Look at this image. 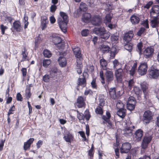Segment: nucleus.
<instances>
[{"instance_id":"nucleus-1","label":"nucleus","mask_w":159,"mask_h":159,"mask_svg":"<svg viewBox=\"0 0 159 159\" xmlns=\"http://www.w3.org/2000/svg\"><path fill=\"white\" fill-rule=\"evenodd\" d=\"M60 16L57 19L58 23L61 31L65 33L67 31V23L68 22V16L66 13L60 12Z\"/></svg>"},{"instance_id":"nucleus-2","label":"nucleus","mask_w":159,"mask_h":159,"mask_svg":"<svg viewBox=\"0 0 159 159\" xmlns=\"http://www.w3.org/2000/svg\"><path fill=\"white\" fill-rule=\"evenodd\" d=\"M126 66L125 64L124 67H122L121 68L116 70L115 71V75L118 82H122V78L125 77V74L128 72L126 68Z\"/></svg>"},{"instance_id":"nucleus-3","label":"nucleus","mask_w":159,"mask_h":159,"mask_svg":"<svg viewBox=\"0 0 159 159\" xmlns=\"http://www.w3.org/2000/svg\"><path fill=\"white\" fill-rule=\"evenodd\" d=\"M73 50L74 52V55L77 58V68H81V60L82 59V55L80 51V49L79 48L77 47L73 48Z\"/></svg>"},{"instance_id":"nucleus-4","label":"nucleus","mask_w":159,"mask_h":159,"mask_svg":"<svg viewBox=\"0 0 159 159\" xmlns=\"http://www.w3.org/2000/svg\"><path fill=\"white\" fill-rule=\"evenodd\" d=\"M148 69V66L146 63H142L140 64L138 68V72L141 75H145Z\"/></svg>"},{"instance_id":"nucleus-5","label":"nucleus","mask_w":159,"mask_h":159,"mask_svg":"<svg viewBox=\"0 0 159 159\" xmlns=\"http://www.w3.org/2000/svg\"><path fill=\"white\" fill-rule=\"evenodd\" d=\"M153 115L152 112L149 110L145 111L143 116V121L146 123H149L150 121L152 119Z\"/></svg>"},{"instance_id":"nucleus-6","label":"nucleus","mask_w":159,"mask_h":159,"mask_svg":"<svg viewBox=\"0 0 159 159\" xmlns=\"http://www.w3.org/2000/svg\"><path fill=\"white\" fill-rule=\"evenodd\" d=\"M131 148V145L129 143H125L122 144L120 149V152L121 153L128 152Z\"/></svg>"},{"instance_id":"nucleus-7","label":"nucleus","mask_w":159,"mask_h":159,"mask_svg":"<svg viewBox=\"0 0 159 159\" xmlns=\"http://www.w3.org/2000/svg\"><path fill=\"white\" fill-rule=\"evenodd\" d=\"M92 24L95 26H99L102 23V19L99 15H95L91 20Z\"/></svg>"},{"instance_id":"nucleus-8","label":"nucleus","mask_w":159,"mask_h":159,"mask_svg":"<svg viewBox=\"0 0 159 159\" xmlns=\"http://www.w3.org/2000/svg\"><path fill=\"white\" fill-rule=\"evenodd\" d=\"M143 135V131L141 129L137 130L134 135V140L136 142L140 141Z\"/></svg>"},{"instance_id":"nucleus-9","label":"nucleus","mask_w":159,"mask_h":159,"mask_svg":"<svg viewBox=\"0 0 159 159\" xmlns=\"http://www.w3.org/2000/svg\"><path fill=\"white\" fill-rule=\"evenodd\" d=\"M105 75L106 77V81L108 84L110 83L113 80L114 75L113 72L110 70H107Z\"/></svg>"},{"instance_id":"nucleus-10","label":"nucleus","mask_w":159,"mask_h":159,"mask_svg":"<svg viewBox=\"0 0 159 159\" xmlns=\"http://www.w3.org/2000/svg\"><path fill=\"white\" fill-rule=\"evenodd\" d=\"M151 15L154 17H157L159 16V6L153 5L150 11Z\"/></svg>"},{"instance_id":"nucleus-11","label":"nucleus","mask_w":159,"mask_h":159,"mask_svg":"<svg viewBox=\"0 0 159 159\" xmlns=\"http://www.w3.org/2000/svg\"><path fill=\"white\" fill-rule=\"evenodd\" d=\"M149 76L150 78L156 79L159 76V69L153 68L149 72Z\"/></svg>"},{"instance_id":"nucleus-12","label":"nucleus","mask_w":159,"mask_h":159,"mask_svg":"<svg viewBox=\"0 0 159 159\" xmlns=\"http://www.w3.org/2000/svg\"><path fill=\"white\" fill-rule=\"evenodd\" d=\"M151 140L152 138L150 137H144L141 143V146L142 148L143 149L146 148Z\"/></svg>"},{"instance_id":"nucleus-13","label":"nucleus","mask_w":159,"mask_h":159,"mask_svg":"<svg viewBox=\"0 0 159 159\" xmlns=\"http://www.w3.org/2000/svg\"><path fill=\"white\" fill-rule=\"evenodd\" d=\"M154 52L153 49L151 47L146 48L143 52L144 55L146 58L151 57Z\"/></svg>"},{"instance_id":"nucleus-14","label":"nucleus","mask_w":159,"mask_h":159,"mask_svg":"<svg viewBox=\"0 0 159 159\" xmlns=\"http://www.w3.org/2000/svg\"><path fill=\"white\" fill-rule=\"evenodd\" d=\"M122 134L125 136L129 137L132 135V130L130 127L127 126L122 130Z\"/></svg>"},{"instance_id":"nucleus-15","label":"nucleus","mask_w":159,"mask_h":159,"mask_svg":"<svg viewBox=\"0 0 159 159\" xmlns=\"http://www.w3.org/2000/svg\"><path fill=\"white\" fill-rule=\"evenodd\" d=\"M133 36V31H129L125 34L123 38L124 40L128 43L131 41Z\"/></svg>"},{"instance_id":"nucleus-16","label":"nucleus","mask_w":159,"mask_h":159,"mask_svg":"<svg viewBox=\"0 0 159 159\" xmlns=\"http://www.w3.org/2000/svg\"><path fill=\"white\" fill-rule=\"evenodd\" d=\"M13 28L14 30L19 32L23 30L20 22L18 20L15 21L13 23Z\"/></svg>"},{"instance_id":"nucleus-17","label":"nucleus","mask_w":159,"mask_h":159,"mask_svg":"<svg viewBox=\"0 0 159 159\" xmlns=\"http://www.w3.org/2000/svg\"><path fill=\"white\" fill-rule=\"evenodd\" d=\"M106 30L103 27L95 28L93 29V32L95 34L99 36L100 37L104 32H105Z\"/></svg>"},{"instance_id":"nucleus-18","label":"nucleus","mask_w":159,"mask_h":159,"mask_svg":"<svg viewBox=\"0 0 159 159\" xmlns=\"http://www.w3.org/2000/svg\"><path fill=\"white\" fill-rule=\"evenodd\" d=\"M85 103L84 102V100L83 97L80 96L78 97L76 105L79 108H82L84 107Z\"/></svg>"},{"instance_id":"nucleus-19","label":"nucleus","mask_w":159,"mask_h":159,"mask_svg":"<svg viewBox=\"0 0 159 159\" xmlns=\"http://www.w3.org/2000/svg\"><path fill=\"white\" fill-rule=\"evenodd\" d=\"M109 92L111 98L113 99H116L117 98L119 97L118 95L116 93L115 88L110 89Z\"/></svg>"},{"instance_id":"nucleus-20","label":"nucleus","mask_w":159,"mask_h":159,"mask_svg":"<svg viewBox=\"0 0 159 159\" xmlns=\"http://www.w3.org/2000/svg\"><path fill=\"white\" fill-rule=\"evenodd\" d=\"M48 22V20L46 16H44L41 18V23L42 29V30H43L45 28L47 27Z\"/></svg>"},{"instance_id":"nucleus-21","label":"nucleus","mask_w":159,"mask_h":159,"mask_svg":"<svg viewBox=\"0 0 159 159\" xmlns=\"http://www.w3.org/2000/svg\"><path fill=\"white\" fill-rule=\"evenodd\" d=\"M34 140L33 138H30L26 142L24 143V149L25 151L30 146L31 144L33 143Z\"/></svg>"},{"instance_id":"nucleus-22","label":"nucleus","mask_w":159,"mask_h":159,"mask_svg":"<svg viewBox=\"0 0 159 159\" xmlns=\"http://www.w3.org/2000/svg\"><path fill=\"white\" fill-rule=\"evenodd\" d=\"M126 110L124 108L119 109L117 112V115L121 118L123 119L125 116Z\"/></svg>"},{"instance_id":"nucleus-23","label":"nucleus","mask_w":159,"mask_h":159,"mask_svg":"<svg viewBox=\"0 0 159 159\" xmlns=\"http://www.w3.org/2000/svg\"><path fill=\"white\" fill-rule=\"evenodd\" d=\"M91 15L89 13H85L82 16V20L84 22L88 23L90 20Z\"/></svg>"},{"instance_id":"nucleus-24","label":"nucleus","mask_w":159,"mask_h":159,"mask_svg":"<svg viewBox=\"0 0 159 159\" xmlns=\"http://www.w3.org/2000/svg\"><path fill=\"white\" fill-rule=\"evenodd\" d=\"M78 87L81 86L82 88L86 86V80L84 77L79 78L78 80Z\"/></svg>"},{"instance_id":"nucleus-25","label":"nucleus","mask_w":159,"mask_h":159,"mask_svg":"<svg viewBox=\"0 0 159 159\" xmlns=\"http://www.w3.org/2000/svg\"><path fill=\"white\" fill-rule=\"evenodd\" d=\"M58 61L59 65L61 67L65 66L66 64V60L64 57L60 56L58 58Z\"/></svg>"},{"instance_id":"nucleus-26","label":"nucleus","mask_w":159,"mask_h":159,"mask_svg":"<svg viewBox=\"0 0 159 159\" xmlns=\"http://www.w3.org/2000/svg\"><path fill=\"white\" fill-rule=\"evenodd\" d=\"M159 24V21L156 19L152 20L150 22V25L153 28H156V30L157 31L158 30L157 28Z\"/></svg>"},{"instance_id":"nucleus-27","label":"nucleus","mask_w":159,"mask_h":159,"mask_svg":"<svg viewBox=\"0 0 159 159\" xmlns=\"http://www.w3.org/2000/svg\"><path fill=\"white\" fill-rule=\"evenodd\" d=\"M21 54L22 55V58L21 60L22 61L28 60L27 59L28 53L27 52V50L25 47H24L23 50L22 51Z\"/></svg>"},{"instance_id":"nucleus-28","label":"nucleus","mask_w":159,"mask_h":159,"mask_svg":"<svg viewBox=\"0 0 159 159\" xmlns=\"http://www.w3.org/2000/svg\"><path fill=\"white\" fill-rule=\"evenodd\" d=\"M130 20L132 24H137L139 23L140 19L137 16L133 15L130 18Z\"/></svg>"},{"instance_id":"nucleus-29","label":"nucleus","mask_w":159,"mask_h":159,"mask_svg":"<svg viewBox=\"0 0 159 159\" xmlns=\"http://www.w3.org/2000/svg\"><path fill=\"white\" fill-rule=\"evenodd\" d=\"M101 49L102 52L104 53H107L109 51L110 48L108 45L103 44L101 46Z\"/></svg>"},{"instance_id":"nucleus-30","label":"nucleus","mask_w":159,"mask_h":159,"mask_svg":"<svg viewBox=\"0 0 159 159\" xmlns=\"http://www.w3.org/2000/svg\"><path fill=\"white\" fill-rule=\"evenodd\" d=\"M137 66L136 62L134 63L131 69L129 70V74L131 76H133L135 72Z\"/></svg>"},{"instance_id":"nucleus-31","label":"nucleus","mask_w":159,"mask_h":159,"mask_svg":"<svg viewBox=\"0 0 159 159\" xmlns=\"http://www.w3.org/2000/svg\"><path fill=\"white\" fill-rule=\"evenodd\" d=\"M31 94L30 93V87H27L25 90V98L28 100L31 97Z\"/></svg>"},{"instance_id":"nucleus-32","label":"nucleus","mask_w":159,"mask_h":159,"mask_svg":"<svg viewBox=\"0 0 159 159\" xmlns=\"http://www.w3.org/2000/svg\"><path fill=\"white\" fill-rule=\"evenodd\" d=\"M143 47L142 43L140 42L137 45L136 51L140 55L142 54V48Z\"/></svg>"},{"instance_id":"nucleus-33","label":"nucleus","mask_w":159,"mask_h":159,"mask_svg":"<svg viewBox=\"0 0 159 159\" xmlns=\"http://www.w3.org/2000/svg\"><path fill=\"white\" fill-rule=\"evenodd\" d=\"M100 63L102 69L104 70H105L107 65V63L106 61L103 58L101 59L100 60Z\"/></svg>"},{"instance_id":"nucleus-34","label":"nucleus","mask_w":159,"mask_h":159,"mask_svg":"<svg viewBox=\"0 0 159 159\" xmlns=\"http://www.w3.org/2000/svg\"><path fill=\"white\" fill-rule=\"evenodd\" d=\"M110 35V33L106 30L105 32H104L103 34H102L100 38L104 40H106L109 38Z\"/></svg>"},{"instance_id":"nucleus-35","label":"nucleus","mask_w":159,"mask_h":159,"mask_svg":"<svg viewBox=\"0 0 159 159\" xmlns=\"http://www.w3.org/2000/svg\"><path fill=\"white\" fill-rule=\"evenodd\" d=\"M72 135L70 133L66 134L63 137L64 139L67 142H70L71 139L72 138Z\"/></svg>"},{"instance_id":"nucleus-36","label":"nucleus","mask_w":159,"mask_h":159,"mask_svg":"<svg viewBox=\"0 0 159 159\" xmlns=\"http://www.w3.org/2000/svg\"><path fill=\"white\" fill-rule=\"evenodd\" d=\"M61 41V39L59 37H56L53 38L52 42L55 45L60 43Z\"/></svg>"},{"instance_id":"nucleus-37","label":"nucleus","mask_w":159,"mask_h":159,"mask_svg":"<svg viewBox=\"0 0 159 159\" xmlns=\"http://www.w3.org/2000/svg\"><path fill=\"white\" fill-rule=\"evenodd\" d=\"M77 118L80 120V122L81 123L84 122V115L82 113H80L78 111H77Z\"/></svg>"},{"instance_id":"nucleus-38","label":"nucleus","mask_w":159,"mask_h":159,"mask_svg":"<svg viewBox=\"0 0 159 159\" xmlns=\"http://www.w3.org/2000/svg\"><path fill=\"white\" fill-rule=\"evenodd\" d=\"M103 107L100 106H98L95 109V111L96 114L99 115H102L103 113V111L102 109Z\"/></svg>"},{"instance_id":"nucleus-39","label":"nucleus","mask_w":159,"mask_h":159,"mask_svg":"<svg viewBox=\"0 0 159 159\" xmlns=\"http://www.w3.org/2000/svg\"><path fill=\"white\" fill-rule=\"evenodd\" d=\"M128 82L127 88L130 90L133 87L134 84V82L133 79H131L127 81Z\"/></svg>"},{"instance_id":"nucleus-40","label":"nucleus","mask_w":159,"mask_h":159,"mask_svg":"<svg viewBox=\"0 0 159 159\" xmlns=\"http://www.w3.org/2000/svg\"><path fill=\"white\" fill-rule=\"evenodd\" d=\"M132 46L133 45L132 43H128L124 45V47L125 49L128 51L129 52H130L132 50Z\"/></svg>"},{"instance_id":"nucleus-41","label":"nucleus","mask_w":159,"mask_h":159,"mask_svg":"<svg viewBox=\"0 0 159 159\" xmlns=\"http://www.w3.org/2000/svg\"><path fill=\"white\" fill-rule=\"evenodd\" d=\"M43 53L44 56L46 57L49 58L52 55V54L47 49L44 50Z\"/></svg>"},{"instance_id":"nucleus-42","label":"nucleus","mask_w":159,"mask_h":159,"mask_svg":"<svg viewBox=\"0 0 159 159\" xmlns=\"http://www.w3.org/2000/svg\"><path fill=\"white\" fill-rule=\"evenodd\" d=\"M51 63V61L50 59H44L43 61V66L45 67H47Z\"/></svg>"},{"instance_id":"nucleus-43","label":"nucleus","mask_w":159,"mask_h":159,"mask_svg":"<svg viewBox=\"0 0 159 159\" xmlns=\"http://www.w3.org/2000/svg\"><path fill=\"white\" fill-rule=\"evenodd\" d=\"M127 103L136 104V101L134 97L131 96L128 99Z\"/></svg>"},{"instance_id":"nucleus-44","label":"nucleus","mask_w":159,"mask_h":159,"mask_svg":"<svg viewBox=\"0 0 159 159\" xmlns=\"http://www.w3.org/2000/svg\"><path fill=\"white\" fill-rule=\"evenodd\" d=\"M135 105L136 104L127 103V108L129 110H133L134 109Z\"/></svg>"},{"instance_id":"nucleus-45","label":"nucleus","mask_w":159,"mask_h":159,"mask_svg":"<svg viewBox=\"0 0 159 159\" xmlns=\"http://www.w3.org/2000/svg\"><path fill=\"white\" fill-rule=\"evenodd\" d=\"M146 84V83L145 82H143L140 84L141 87L144 94H145L146 92V90L147 87Z\"/></svg>"},{"instance_id":"nucleus-46","label":"nucleus","mask_w":159,"mask_h":159,"mask_svg":"<svg viewBox=\"0 0 159 159\" xmlns=\"http://www.w3.org/2000/svg\"><path fill=\"white\" fill-rule=\"evenodd\" d=\"M133 90L135 93L137 95H139L141 91L139 88L135 86L134 87Z\"/></svg>"},{"instance_id":"nucleus-47","label":"nucleus","mask_w":159,"mask_h":159,"mask_svg":"<svg viewBox=\"0 0 159 159\" xmlns=\"http://www.w3.org/2000/svg\"><path fill=\"white\" fill-rule=\"evenodd\" d=\"M87 7V6L85 3L83 2L81 3L80 8L81 11H86Z\"/></svg>"},{"instance_id":"nucleus-48","label":"nucleus","mask_w":159,"mask_h":159,"mask_svg":"<svg viewBox=\"0 0 159 159\" xmlns=\"http://www.w3.org/2000/svg\"><path fill=\"white\" fill-rule=\"evenodd\" d=\"M112 17V16L111 14H107L105 17V20L107 22H110Z\"/></svg>"},{"instance_id":"nucleus-49","label":"nucleus","mask_w":159,"mask_h":159,"mask_svg":"<svg viewBox=\"0 0 159 159\" xmlns=\"http://www.w3.org/2000/svg\"><path fill=\"white\" fill-rule=\"evenodd\" d=\"M124 106L123 104L120 101H118L116 104V107L118 109L124 108Z\"/></svg>"},{"instance_id":"nucleus-50","label":"nucleus","mask_w":159,"mask_h":159,"mask_svg":"<svg viewBox=\"0 0 159 159\" xmlns=\"http://www.w3.org/2000/svg\"><path fill=\"white\" fill-rule=\"evenodd\" d=\"M145 30V29L143 27H141L137 33V34L139 36H141L143 34Z\"/></svg>"},{"instance_id":"nucleus-51","label":"nucleus","mask_w":159,"mask_h":159,"mask_svg":"<svg viewBox=\"0 0 159 159\" xmlns=\"http://www.w3.org/2000/svg\"><path fill=\"white\" fill-rule=\"evenodd\" d=\"M99 106L103 107L105 104V101L104 98L102 97H100L99 98Z\"/></svg>"},{"instance_id":"nucleus-52","label":"nucleus","mask_w":159,"mask_h":159,"mask_svg":"<svg viewBox=\"0 0 159 159\" xmlns=\"http://www.w3.org/2000/svg\"><path fill=\"white\" fill-rule=\"evenodd\" d=\"M78 133L80 134V135L83 138V140L84 141H87V139L85 137L84 132L83 131H79Z\"/></svg>"},{"instance_id":"nucleus-53","label":"nucleus","mask_w":159,"mask_h":159,"mask_svg":"<svg viewBox=\"0 0 159 159\" xmlns=\"http://www.w3.org/2000/svg\"><path fill=\"white\" fill-rule=\"evenodd\" d=\"M89 33V31L87 29L83 30L81 33V34L83 36H87Z\"/></svg>"},{"instance_id":"nucleus-54","label":"nucleus","mask_w":159,"mask_h":159,"mask_svg":"<svg viewBox=\"0 0 159 159\" xmlns=\"http://www.w3.org/2000/svg\"><path fill=\"white\" fill-rule=\"evenodd\" d=\"M116 49L113 51H111L110 52V57L111 59L114 58L116 54Z\"/></svg>"},{"instance_id":"nucleus-55","label":"nucleus","mask_w":159,"mask_h":159,"mask_svg":"<svg viewBox=\"0 0 159 159\" xmlns=\"http://www.w3.org/2000/svg\"><path fill=\"white\" fill-rule=\"evenodd\" d=\"M0 28L2 34H4L5 30L7 29V26H5L3 25L2 24L0 25Z\"/></svg>"},{"instance_id":"nucleus-56","label":"nucleus","mask_w":159,"mask_h":159,"mask_svg":"<svg viewBox=\"0 0 159 159\" xmlns=\"http://www.w3.org/2000/svg\"><path fill=\"white\" fill-rule=\"evenodd\" d=\"M15 107L14 106H13L11 107L10 108L8 112L7 116H9L10 114H13L12 111H14L15 110Z\"/></svg>"},{"instance_id":"nucleus-57","label":"nucleus","mask_w":159,"mask_h":159,"mask_svg":"<svg viewBox=\"0 0 159 159\" xmlns=\"http://www.w3.org/2000/svg\"><path fill=\"white\" fill-rule=\"evenodd\" d=\"M112 63L113 65V68H116V66L120 64V62L116 59L114 60L113 61Z\"/></svg>"},{"instance_id":"nucleus-58","label":"nucleus","mask_w":159,"mask_h":159,"mask_svg":"<svg viewBox=\"0 0 159 159\" xmlns=\"http://www.w3.org/2000/svg\"><path fill=\"white\" fill-rule=\"evenodd\" d=\"M50 76L47 75H45L43 77V80L45 82H48L49 81Z\"/></svg>"},{"instance_id":"nucleus-59","label":"nucleus","mask_w":159,"mask_h":159,"mask_svg":"<svg viewBox=\"0 0 159 159\" xmlns=\"http://www.w3.org/2000/svg\"><path fill=\"white\" fill-rule=\"evenodd\" d=\"M16 98L17 101H22L23 100L22 96L20 93H18L17 94Z\"/></svg>"},{"instance_id":"nucleus-60","label":"nucleus","mask_w":159,"mask_h":159,"mask_svg":"<svg viewBox=\"0 0 159 159\" xmlns=\"http://www.w3.org/2000/svg\"><path fill=\"white\" fill-rule=\"evenodd\" d=\"M5 140L2 139L1 140V143H0V151H2L3 149L4 146V143H5Z\"/></svg>"},{"instance_id":"nucleus-61","label":"nucleus","mask_w":159,"mask_h":159,"mask_svg":"<svg viewBox=\"0 0 159 159\" xmlns=\"http://www.w3.org/2000/svg\"><path fill=\"white\" fill-rule=\"evenodd\" d=\"M43 142L42 140H39L36 143V147L37 149L39 148L43 144Z\"/></svg>"},{"instance_id":"nucleus-62","label":"nucleus","mask_w":159,"mask_h":159,"mask_svg":"<svg viewBox=\"0 0 159 159\" xmlns=\"http://www.w3.org/2000/svg\"><path fill=\"white\" fill-rule=\"evenodd\" d=\"M153 2L152 1H150L147 3L144 6V7L147 9L149 8L153 4Z\"/></svg>"},{"instance_id":"nucleus-63","label":"nucleus","mask_w":159,"mask_h":159,"mask_svg":"<svg viewBox=\"0 0 159 159\" xmlns=\"http://www.w3.org/2000/svg\"><path fill=\"white\" fill-rule=\"evenodd\" d=\"M93 92L92 91L89 89L86 90L84 93V94L85 95L89 94L91 95L92 94Z\"/></svg>"},{"instance_id":"nucleus-64","label":"nucleus","mask_w":159,"mask_h":159,"mask_svg":"<svg viewBox=\"0 0 159 159\" xmlns=\"http://www.w3.org/2000/svg\"><path fill=\"white\" fill-rule=\"evenodd\" d=\"M57 9V7L55 5H52L50 8V11L52 12H54Z\"/></svg>"}]
</instances>
